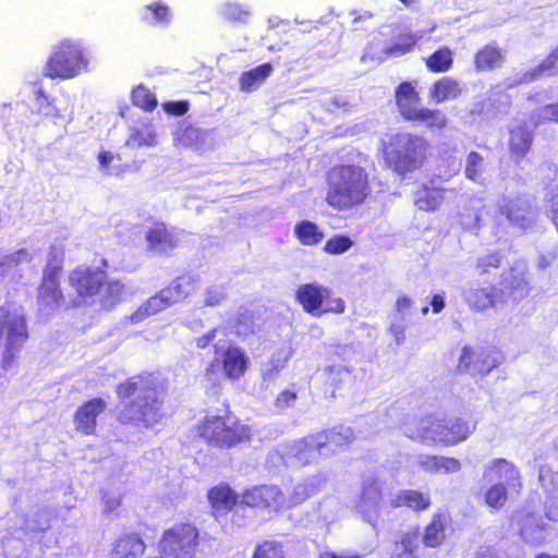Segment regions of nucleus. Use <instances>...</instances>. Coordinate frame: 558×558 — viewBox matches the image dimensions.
I'll return each mask as SVG.
<instances>
[{
	"instance_id": "1",
	"label": "nucleus",
	"mask_w": 558,
	"mask_h": 558,
	"mask_svg": "<svg viewBox=\"0 0 558 558\" xmlns=\"http://www.w3.org/2000/svg\"><path fill=\"white\" fill-rule=\"evenodd\" d=\"M166 388L151 372H142L126 377L116 386L120 404L114 410L116 421L123 426L148 428L161 417L162 399Z\"/></svg>"
},
{
	"instance_id": "2",
	"label": "nucleus",
	"mask_w": 558,
	"mask_h": 558,
	"mask_svg": "<svg viewBox=\"0 0 558 558\" xmlns=\"http://www.w3.org/2000/svg\"><path fill=\"white\" fill-rule=\"evenodd\" d=\"M326 204L337 211L362 206L372 194L367 170L356 163H338L326 172Z\"/></svg>"
},
{
	"instance_id": "3",
	"label": "nucleus",
	"mask_w": 558,
	"mask_h": 558,
	"mask_svg": "<svg viewBox=\"0 0 558 558\" xmlns=\"http://www.w3.org/2000/svg\"><path fill=\"white\" fill-rule=\"evenodd\" d=\"M379 154L385 168L404 180L426 165L430 143L421 134L396 132L380 141Z\"/></svg>"
},
{
	"instance_id": "4",
	"label": "nucleus",
	"mask_w": 558,
	"mask_h": 558,
	"mask_svg": "<svg viewBox=\"0 0 558 558\" xmlns=\"http://www.w3.org/2000/svg\"><path fill=\"white\" fill-rule=\"evenodd\" d=\"M475 422L462 417L438 418L434 414L408 418L402 427L410 439L428 446H452L468 439Z\"/></svg>"
},
{
	"instance_id": "5",
	"label": "nucleus",
	"mask_w": 558,
	"mask_h": 558,
	"mask_svg": "<svg viewBox=\"0 0 558 558\" xmlns=\"http://www.w3.org/2000/svg\"><path fill=\"white\" fill-rule=\"evenodd\" d=\"M222 414H206L195 426V435L209 447L231 449L247 444L253 429L233 415L230 404L223 403Z\"/></svg>"
},
{
	"instance_id": "6",
	"label": "nucleus",
	"mask_w": 558,
	"mask_h": 558,
	"mask_svg": "<svg viewBox=\"0 0 558 558\" xmlns=\"http://www.w3.org/2000/svg\"><path fill=\"white\" fill-rule=\"evenodd\" d=\"M88 66L85 48L77 40L64 38L53 46L44 65V75L49 78L71 80Z\"/></svg>"
},
{
	"instance_id": "7",
	"label": "nucleus",
	"mask_w": 558,
	"mask_h": 558,
	"mask_svg": "<svg viewBox=\"0 0 558 558\" xmlns=\"http://www.w3.org/2000/svg\"><path fill=\"white\" fill-rule=\"evenodd\" d=\"M395 102L403 120L423 124L433 131H442L448 118L440 109L421 107V97L412 83L401 82L395 89Z\"/></svg>"
},
{
	"instance_id": "8",
	"label": "nucleus",
	"mask_w": 558,
	"mask_h": 558,
	"mask_svg": "<svg viewBox=\"0 0 558 558\" xmlns=\"http://www.w3.org/2000/svg\"><path fill=\"white\" fill-rule=\"evenodd\" d=\"M294 300L304 313L314 317L329 313L343 314L347 310L342 298L333 296L329 287L316 281L299 284L294 291Z\"/></svg>"
},
{
	"instance_id": "9",
	"label": "nucleus",
	"mask_w": 558,
	"mask_h": 558,
	"mask_svg": "<svg viewBox=\"0 0 558 558\" xmlns=\"http://www.w3.org/2000/svg\"><path fill=\"white\" fill-rule=\"evenodd\" d=\"M63 264L64 253L51 247L37 288V302L43 308L54 311L64 303L65 298L61 289Z\"/></svg>"
},
{
	"instance_id": "10",
	"label": "nucleus",
	"mask_w": 558,
	"mask_h": 558,
	"mask_svg": "<svg viewBox=\"0 0 558 558\" xmlns=\"http://www.w3.org/2000/svg\"><path fill=\"white\" fill-rule=\"evenodd\" d=\"M496 213L510 226L521 230L530 228L537 215L531 197L522 193L502 195L496 205Z\"/></svg>"
},
{
	"instance_id": "11",
	"label": "nucleus",
	"mask_w": 558,
	"mask_h": 558,
	"mask_svg": "<svg viewBox=\"0 0 558 558\" xmlns=\"http://www.w3.org/2000/svg\"><path fill=\"white\" fill-rule=\"evenodd\" d=\"M189 292L182 278L173 279L168 286L142 303L130 316L131 322L138 323L171 305L184 300Z\"/></svg>"
},
{
	"instance_id": "12",
	"label": "nucleus",
	"mask_w": 558,
	"mask_h": 558,
	"mask_svg": "<svg viewBox=\"0 0 558 558\" xmlns=\"http://www.w3.org/2000/svg\"><path fill=\"white\" fill-rule=\"evenodd\" d=\"M501 353L489 345H464L457 363L459 373L472 372L475 375H487L501 364Z\"/></svg>"
},
{
	"instance_id": "13",
	"label": "nucleus",
	"mask_w": 558,
	"mask_h": 558,
	"mask_svg": "<svg viewBox=\"0 0 558 558\" xmlns=\"http://www.w3.org/2000/svg\"><path fill=\"white\" fill-rule=\"evenodd\" d=\"M197 535L189 524L166 531L159 544L161 558H193Z\"/></svg>"
},
{
	"instance_id": "14",
	"label": "nucleus",
	"mask_w": 558,
	"mask_h": 558,
	"mask_svg": "<svg viewBox=\"0 0 558 558\" xmlns=\"http://www.w3.org/2000/svg\"><path fill=\"white\" fill-rule=\"evenodd\" d=\"M218 365L221 367L226 378L236 380L248 369L250 359L241 347L228 345L220 354V357L211 361L205 368L204 375L209 381L216 380Z\"/></svg>"
},
{
	"instance_id": "15",
	"label": "nucleus",
	"mask_w": 558,
	"mask_h": 558,
	"mask_svg": "<svg viewBox=\"0 0 558 558\" xmlns=\"http://www.w3.org/2000/svg\"><path fill=\"white\" fill-rule=\"evenodd\" d=\"M353 439L351 428L344 426H336L329 429L318 430L303 437L300 445L299 453H314L324 448L329 450L341 449L348 446Z\"/></svg>"
},
{
	"instance_id": "16",
	"label": "nucleus",
	"mask_w": 558,
	"mask_h": 558,
	"mask_svg": "<svg viewBox=\"0 0 558 558\" xmlns=\"http://www.w3.org/2000/svg\"><path fill=\"white\" fill-rule=\"evenodd\" d=\"M108 274L101 267L77 266L69 274V284L78 298L88 299L99 294Z\"/></svg>"
},
{
	"instance_id": "17",
	"label": "nucleus",
	"mask_w": 558,
	"mask_h": 558,
	"mask_svg": "<svg viewBox=\"0 0 558 558\" xmlns=\"http://www.w3.org/2000/svg\"><path fill=\"white\" fill-rule=\"evenodd\" d=\"M534 141V129L526 120L515 119L507 126V149L513 161L525 159L533 149Z\"/></svg>"
},
{
	"instance_id": "18",
	"label": "nucleus",
	"mask_w": 558,
	"mask_h": 558,
	"mask_svg": "<svg viewBox=\"0 0 558 558\" xmlns=\"http://www.w3.org/2000/svg\"><path fill=\"white\" fill-rule=\"evenodd\" d=\"M107 409V402L100 397L84 401L73 414L75 429L84 435H95L97 417Z\"/></svg>"
},
{
	"instance_id": "19",
	"label": "nucleus",
	"mask_w": 558,
	"mask_h": 558,
	"mask_svg": "<svg viewBox=\"0 0 558 558\" xmlns=\"http://www.w3.org/2000/svg\"><path fill=\"white\" fill-rule=\"evenodd\" d=\"M468 304L474 311H485L506 302V293L502 289L488 284L471 288L465 298Z\"/></svg>"
},
{
	"instance_id": "20",
	"label": "nucleus",
	"mask_w": 558,
	"mask_h": 558,
	"mask_svg": "<svg viewBox=\"0 0 558 558\" xmlns=\"http://www.w3.org/2000/svg\"><path fill=\"white\" fill-rule=\"evenodd\" d=\"M505 51L496 41L480 47L473 56L474 69L477 72L495 71L504 65Z\"/></svg>"
},
{
	"instance_id": "21",
	"label": "nucleus",
	"mask_w": 558,
	"mask_h": 558,
	"mask_svg": "<svg viewBox=\"0 0 558 558\" xmlns=\"http://www.w3.org/2000/svg\"><path fill=\"white\" fill-rule=\"evenodd\" d=\"M146 545L136 533H124L118 536L109 553V558H137L145 551Z\"/></svg>"
},
{
	"instance_id": "22",
	"label": "nucleus",
	"mask_w": 558,
	"mask_h": 558,
	"mask_svg": "<svg viewBox=\"0 0 558 558\" xmlns=\"http://www.w3.org/2000/svg\"><path fill=\"white\" fill-rule=\"evenodd\" d=\"M148 247L158 253H169L178 246V241L165 222H155L146 232Z\"/></svg>"
},
{
	"instance_id": "23",
	"label": "nucleus",
	"mask_w": 558,
	"mask_h": 558,
	"mask_svg": "<svg viewBox=\"0 0 558 558\" xmlns=\"http://www.w3.org/2000/svg\"><path fill=\"white\" fill-rule=\"evenodd\" d=\"M518 524L520 534L525 542L539 544L545 539L547 524L542 517L526 512L520 515Z\"/></svg>"
},
{
	"instance_id": "24",
	"label": "nucleus",
	"mask_w": 558,
	"mask_h": 558,
	"mask_svg": "<svg viewBox=\"0 0 558 558\" xmlns=\"http://www.w3.org/2000/svg\"><path fill=\"white\" fill-rule=\"evenodd\" d=\"M463 89L460 82L452 76H442L435 81L429 88V97L436 104L457 99Z\"/></svg>"
},
{
	"instance_id": "25",
	"label": "nucleus",
	"mask_w": 558,
	"mask_h": 558,
	"mask_svg": "<svg viewBox=\"0 0 558 558\" xmlns=\"http://www.w3.org/2000/svg\"><path fill=\"white\" fill-rule=\"evenodd\" d=\"M272 73V65L267 62L259 64L248 71L241 73L239 86L242 92L252 93L256 90Z\"/></svg>"
},
{
	"instance_id": "26",
	"label": "nucleus",
	"mask_w": 558,
	"mask_h": 558,
	"mask_svg": "<svg viewBox=\"0 0 558 558\" xmlns=\"http://www.w3.org/2000/svg\"><path fill=\"white\" fill-rule=\"evenodd\" d=\"M171 10L162 1H154L143 8L141 20L149 26H168L171 22Z\"/></svg>"
},
{
	"instance_id": "27",
	"label": "nucleus",
	"mask_w": 558,
	"mask_h": 558,
	"mask_svg": "<svg viewBox=\"0 0 558 558\" xmlns=\"http://www.w3.org/2000/svg\"><path fill=\"white\" fill-rule=\"evenodd\" d=\"M426 69L432 73H446L453 66V51L441 46L424 59Z\"/></svg>"
},
{
	"instance_id": "28",
	"label": "nucleus",
	"mask_w": 558,
	"mask_h": 558,
	"mask_svg": "<svg viewBox=\"0 0 558 558\" xmlns=\"http://www.w3.org/2000/svg\"><path fill=\"white\" fill-rule=\"evenodd\" d=\"M294 236L305 246H316L324 240V232L313 221L302 220L294 226Z\"/></svg>"
},
{
	"instance_id": "29",
	"label": "nucleus",
	"mask_w": 558,
	"mask_h": 558,
	"mask_svg": "<svg viewBox=\"0 0 558 558\" xmlns=\"http://www.w3.org/2000/svg\"><path fill=\"white\" fill-rule=\"evenodd\" d=\"M391 505L393 507L407 506L414 511H422L430 506V499L428 495H424L421 492L407 489L399 492V494L391 499Z\"/></svg>"
},
{
	"instance_id": "30",
	"label": "nucleus",
	"mask_w": 558,
	"mask_h": 558,
	"mask_svg": "<svg viewBox=\"0 0 558 558\" xmlns=\"http://www.w3.org/2000/svg\"><path fill=\"white\" fill-rule=\"evenodd\" d=\"M420 464L428 472L450 473L457 472L461 468V463L446 456H421Z\"/></svg>"
},
{
	"instance_id": "31",
	"label": "nucleus",
	"mask_w": 558,
	"mask_h": 558,
	"mask_svg": "<svg viewBox=\"0 0 558 558\" xmlns=\"http://www.w3.org/2000/svg\"><path fill=\"white\" fill-rule=\"evenodd\" d=\"M446 518L444 514H434L432 521L425 527L422 542L427 547H437L445 541Z\"/></svg>"
},
{
	"instance_id": "32",
	"label": "nucleus",
	"mask_w": 558,
	"mask_h": 558,
	"mask_svg": "<svg viewBox=\"0 0 558 558\" xmlns=\"http://www.w3.org/2000/svg\"><path fill=\"white\" fill-rule=\"evenodd\" d=\"M105 291L100 296V305L104 310H112L117 304L124 300L126 287L120 279L107 280L105 282Z\"/></svg>"
},
{
	"instance_id": "33",
	"label": "nucleus",
	"mask_w": 558,
	"mask_h": 558,
	"mask_svg": "<svg viewBox=\"0 0 558 558\" xmlns=\"http://www.w3.org/2000/svg\"><path fill=\"white\" fill-rule=\"evenodd\" d=\"M482 497L487 507L500 510L508 500V490L502 483H496L482 492Z\"/></svg>"
},
{
	"instance_id": "34",
	"label": "nucleus",
	"mask_w": 558,
	"mask_h": 558,
	"mask_svg": "<svg viewBox=\"0 0 558 558\" xmlns=\"http://www.w3.org/2000/svg\"><path fill=\"white\" fill-rule=\"evenodd\" d=\"M131 100L133 106L145 112H151L158 106L155 94L144 85H138L132 90Z\"/></svg>"
},
{
	"instance_id": "35",
	"label": "nucleus",
	"mask_w": 558,
	"mask_h": 558,
	"mask_svg": "<svg viewBox=\"0 0 558 558\" xmlns=\"http://www.w3.org/2000/svg\"><path fill=\"white\" fill-rule=\"evenodd\" d=\"M208 498L217 510L229 509L238 501V496L228 486L214 487L209 490Z\"/></svg>"
},
{
	"instance_id": "36",
	"label": "nucleus",
	"mask_w": 558,
	"mask_h": 558,
	"mask_svg": "<svg viewBox=\"0 0 558 558\" xmlns=\"http://www.w3.org/2000/svg\"><path fill=\"white\" fill-rule=\"evenodd\" d=\"M441 194L434 190L423 186L415 194V205L424 211L435 210L441 203Z\"/></svg>"
},
{
	"instance_id": "37",
	"label": "nucleus",
	"mask_w": 558,
	"mask_h": 558,
	"mask_svg": "<svg viewBox=\"0 0 558 558\" xmlns=\"http://www.w3.org/2000/svg\"><path fill=\"white\" fill-rule=\"evenodd\" d=\"M220 14L222 19L229 23L244 24L247 22L251 11L243 4L228 2L222 7Z\"/></svg>"
},
{
	"instance_id": "38",
	"label": "nucleus",
	"mask_w": 558,
	"mask_h": 558,
	"mask_svg": "<svg viewBox=\"0 0 558 558\" xmlns=\"http://www.w3.org/2000/svg\"><path fill=\"white\" fill-rule=\"evenodd\" d=\"M353 246V240L345 234H335L324 244L323 251L329 255H341Z\"/></svg>"
},
{
	"instance_id": "39",
	"label": "nucleus",
	"mask_w": 558,
	"mask_h": 558,
	"mask_svg": "<svg viewBox=\"0 0 558 558\" xmlns=\"http://www.w3.org/2000/svg\"><path fill=\"white\" fill-rule=\"evenodd\" d=\"M253 558H287V553L282 543L265 541L256 547Z\"/></svg>"
},
{
	"instance_id": "40",
	"label": "nucleus",
	"mask_w": 558,
	"mask_h": 558,
	"mask_svg": "<svg viewBox=\"0 0 558 558\" xmlns=\"http://www.w3.org/2000/svg\"><path fill=\"white\" fill-rule=\"evenodd\" d=\"M258 493L262 494L264 507L277 509L286 505L283 494L275 485L259 486Z\"/></svg>"
},
{
	"instance_id": "41",
	"label": "nucleus",
	"mask_w": 558,
	"mask_h": 558,
	"mask_svg": "<svg viewBox=\"0 0 558 558\" xmlns=\"http://www.w3.org/2000/svg\"><path fill=\"white\" fill-rule=\"evenodd\" d=\"M502 255L499 251L488 253L480 257L475 265L477 275L483 276L501 266Z\"/></svg>"
},
{
	"instance_id": "42",
	"label": "nucleus",
	"mask_w": 558,
	"mask_h": 558,
	"mask_svg": "<svg viewBox=\"0 0 558 558\" xmlns=\"http://www.w3.org/2000/svg\"><path fill=\"white\" fill-rule=\"evenodd\" d=\"M484 158L483 156L472 150L466 156L464 174L471 181H477L481 175V170L483 167Z\"/></svg>"
},
{
	"instance_id": "43",
	"label": "nucleus",
	"mask_w": 558,
	"mask_h": 558,
	"mask_svg": "<svg viewBox=\"0 0 558 558\" xmlns=\"http://www.w3.org/2000/svg\"><path fill=\"white\" fill-rule=\"evenodd\" d=\"M536 66L542 77L558 75V45Z\"/></svg>"
},
{
	"instance_id": "44",
	"label": "nucleus",
	"mask_w": 558,
	"mask_h": 558,
	"mask_svg": "<svg viewBox=\"0 0 558 558\" xmlns=\"http://www.w3.org/2000/svg\"><path fill=\"white\" fill-rule=\"evenodd\" d=\"M380 499L381 493L378 483L375 481L366 483L363 487L362 502L369 508L376 509Z\"/></svg>"
},
{
	"instance_id": "45",
	"label": "nucleus",
	"mask_w": 558,
	"mask_h": 558,
	"mask_svg": "<svg viewBox=\"0 0 558 558\" xmlns=\"http://www.w3.org/2000/svg\"><path fill=\"white\" fill-rule=\"evenodd\" d=\"M315 488L311 483H300L294 486L293 493L290 496L289 506H294L306 500L312 494H314Z\"/></svg>"
},
{
	"instance_id": "46",
	"label": "nucleus",
	"mask_w": 558,
	"mask_h": 558,
	"mask_svg": "<svg viewBox=\"0 0 558 558\" xmlns=\"http://www.w3.org/2000/svg\"><path fill=\"white\" fill-rule=\"evenodd\" d=\"M33 87V93L35 96V101L37 104L38 110L47 109L48 107H52L53 99L49 97L46 93L44 85L40 81H36L31 83Z\"/></svg>"
},
{
	"instance_id": "47",
	"label": "nucleus",
	"mask_w": 558,
	"mask_h": 558,
	"mask_svg": "<svg viewBox=\"0 0 558 558\" xmlns=\"http://www.w3.org/2000/svg\"><path fill=\"white\" fill-rule=\"evenodd\" d=\"M420 534L418 527H412L404 532L399 541L402 544L401 549L408 548V550L414 553L418 548Z\"/></svg>"
},
{
	"instance_id": "48",
	"label": "nucleus",
	"mask_w": 558,
	"mask_h": 558,
	"mask_svg": "<svg viewBox=\"0 0 558 558\" xmlns=\"http://www.w3.org/2000/svg\"><path fill=\"white\" fill-rule=\"evenodd\" d=\"M226 300V293L222 288L210 287L205 292L204 305L214 307L220 305Z\"/></svg>"
},
{
	"instance_id": "49",
	"label": "nucleus",
	"mask_w": 558,
	"mask_h": 558,
	"mask_svg": "<svg viewBox=\"0 0 558 558\" xmlns=\"http://www.w3.org/2000/svg\"><path fill=\"white\" fill-rule=\"evenodd\" d=\"M163 110L172 116L180 117L184 116L190 109V102L187 100L166 101L162 104Z\"/></svg>"
},
{
	"instance_id": "50",
	"label": "nucleus",
	"mask_w": 558,
	"mask_h": 558,
	"mask_svg": "<svg viewBox=\"0 0 558 558\" xmlns=\"http://www.w3.org/2000/svg\"><path fill=\"white\" fill-rule=\"evenodd\" d=\"M495 469L500 478L512 480L517 476V471L513 464L505 459L497 460Z\"/></svg>"
},
{
	"instance_id": "51",
	"label": "nucleus",
	"mask_w": 558,
	"mask_h": 558,
	"mask_svg": "<svg viewBox=\"0 0 558 558\" xmlns=\"http://www.w3.org/2000/svg\"><path fill=\"white\" fill-rule=\"evenodd\" d=\"M259 492V486L246 490L242 495L241 502L250 507H264L263 497Z\"/></svg>"
},
{
	"instance_id": "52",
	"label": "nucleus",
	"mask_w": 558,
	"mask_h": 558,
	"mask_svg": "<svg viewBox=\"0 0 558 558\" xmlns=\"http://www.w3.org/2000/svg\"><path fill=\"white\" fill-rule=\"evenodd\" d=\"M509 290L511 293L518 292L520 296L529 293V282L524 275H515L512 277V281L509 283Z\"/></svg>"
},
{
	"instance_id": "53",
	"label": "nucleus",
	"mask_w": 558,
	"mask_h": 558,
	"mask_svg": "<svg viewBox=\"0 0 558 558\" xmlns=\"http://www.w3.org/2000/svg\"><path fill=\"white\" fill-rule=\"evenodd\" d=\"M544 114L537 122H550L558 125V101L547 104L543 107Z\"/></svg>"
},
{
	"instance_id": "54",
	"label": "nucleus",
	"mask_w": 558,
	"mask_h": 558,
	"mask_svg": "<svg viewBox=\"0 0 558 558\" xmlns=\"http://www.w3.org/2000/svg\"><path fill=\"white\" fill-rule=\"evenodd\" d=\"M155 143V136L145 137L140 131L133 132L126 140L128 146H151Z\"/></svg>"
},
{
	"instance_id": "55",
	"label": "nucleus",
	"mask_w": 558,
	"mask_h": 558,
	"mask_svg": "<svg viewBox=\"0 0 558 558\" xmlns=\"http://www.w3.org/2000/svg\"><path fill=\"white\" fill-rule=\"evenodd\" d=\"M413 307V301L408 295H399L395 303L396 312L403 318Z\"/></svg>"
},
{
	"instance_id": "56",
	"label": "nucleus",
	"mask_w": 558,
	"mask_h": 558,
	"mask_svg": "<svg viewBox=\"0 0 558 558\" xmlns=\"http://www.w3.org/2000/svg\"><path fill=\"white\" fill-rule=\"evenodd\" d=\"M296 400V392L286 389L282 390L276 398L275 404L278 408H286Z\"/></svg>"
},
{
	"instance_id": "57",
	"label": "nucleus",
	"mask_w": 558,
	"mask_h": 558,
	"mask_svg": "<svg viewBox=\"0 0 558 558\" xmlns=\"http://www.w3.org/2000/svg\"><path fill=\"white\" fill-rule=\"evenodd\" d=\"M539 78H542V75H541L537 66L535 65L534 68L524 71L520 75L518 83L519 84H531Z\"/></svg>"
},
{
	"instance_id": "58",
	"label": "nucleus",
	"mask_w": 558,
	"mask_h": 558,
	"mask_svg": "<svg viewBox=\"0 0 558 558\" xmlns=\"http://www.w3.org/2000/svg\"><path fill=\"white\" fill-rule=\"evenodd\" d=\"M283 366L284 361H280L279 359H270L268 362V367L265 371L264 378H272L277 376Z\"/></svg>"
},
{
	"instance_id": "59",
	"label": "nucleus",
	"mask_w": 558,
	"mask_h": 558,
	"mask_svg": "<svg viewBox=\"0 0 558 558\" xmlns=\"http://www.w3.org/2000/svg\"><path fill=\"white\" fill-rule=\"evenodd\" d=\"M217 329L213 328L195 339V345L197 349H206L216 338Z\"/></svg>"
},
{
	"instance_id": "60",
	"label": "nucleus",
	"mask_w": 558,
	"mask_h": 558,
	"mask_svg": "<svg viewBox=\"0 0 558 558\" xmlns=\"http://www.w3.org/2000/svg\"><path fill=\"white\" fill-rule=\"evenodd\" d=\"M389 332L392 335L397 344H400L405 340V326L401 324H391Z\"/></svg>"
},
{
	"instance_id": "61",
	"label": "nucleus",
	"mask_w": 558,
	"mask_h": 558,
	"mask_svg": "<svg viewBox=\"0 0 558 558\" xmlns=\"http://www.w3.org/2000/svg\"><path fill=\"white\" fill-rule=\"evenodd\" d=\"M429 304L432 306L433 313H435V314L440 313L446 306L445 293L441 292V293L434 294L430 299Z\"/></svg>"
},
{
	"instance_id": "62",
	"label": "nucleus",
	"mask_w": 558,
	"mask_h": 558,
	"mask_svg": "<svg viewBox=\"0 0 558 558\" xmlns=\"http://www.w3.org/2000/svg\"><path fill=\"white\" fill-rule=\"evenodd\" d=\"M104 511L109 513L117 509L120 506V497L119 496H111V495H105L104 496Z\"/></svg>"
},
{
	"instance_id": "63",
	"label": "nucleus",
	"mask_w": 558,
	"mask_h": 558,
	"mask_svg": "<svg viewBox=\"0 0 558 558\" xmlns=\"http://www.w3.org/2000/svg\"><path fill=\"white\" fill-rule=\"evenodd\" d=\"M325 372L329 375L331 385L337 386L336 377H340L343 373H347L348 369L345 367L330 365L326 367Z\"/></svg>"
},
{
	"instance_id": "64",
	"label": "nucleus",
	"mask_w": 558,
	"mask_h": 558,
	"mask_svg": "<svg viewBox=\"0 0 558 558\" xmlns=\"http://www.w3.org/2000/svg\"><path fill=\"white\" fill-rule=\"evenodd\" d=\"M401 542H396L393 549H392V558H413V553L408 550V548H404V550L401 549Z\"/></svg>"
}]
</instances>
